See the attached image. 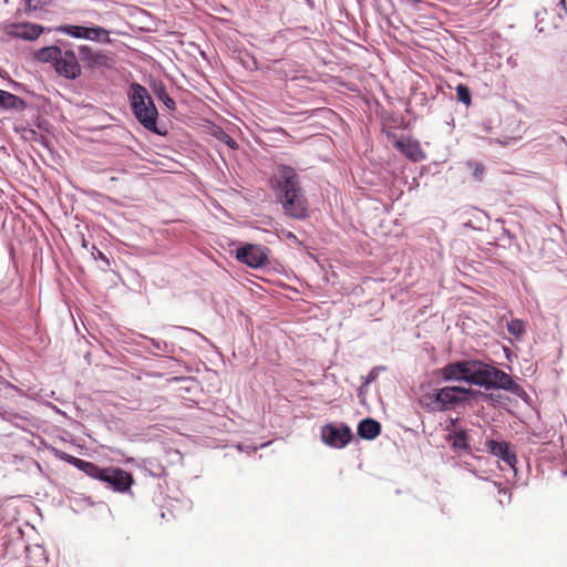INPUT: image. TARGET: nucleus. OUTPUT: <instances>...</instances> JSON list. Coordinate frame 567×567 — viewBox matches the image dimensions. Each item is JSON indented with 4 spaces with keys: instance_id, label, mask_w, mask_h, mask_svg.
<instances>
[{
    "instance_id": "nucleus-1",
    "label": "nucleus",
    "mask_w": 567,
    "mask_h": 567,
    "mask_svg": "<svg viewBox=\"0 0 567 567\" xmlns=\"http://www.w3.org/2000/svg\"><path fill=\"white\" fill-rule=\"evenodd\" d=\"M275 189L286 215L295 219H305L308 216V202L293 167L278 166Z\"/></svg>"
},
{
    "instance_id": "nucleus-18",
    "label": "nucleus",
    "mask_w": 567,
    "mask_h": 567,
    "mask_svg": "<svg viewBox=\"0 0 567 567\" xmlns=\"http://www.w3.org/2000/svg\"><path fill=\"white\" fill-rule=\"evenodd\" d=\"M506 329L516 340H522L526 333V322L520 319H513L507 322Z\"/></svg>"
},
{
    "instance_id": "nucleus-10",
    "label": "nucleus",
    "mask_w": 567,
    "mask_h": 567,
    "mask_svg": "<svg viewBox=\"0 0 567 567\" xmlns=\"http://www.w3.org/2000/svg\"><path fill=\"white\" fill-rule=\"evenodd\" d=\"M440 393L443 410L447 411L466 402L472 390L462 386H444L440 389Z\"/></svg>"
},
{
    "instance_id": "nucleus-14",
    "label": "nucleus",
    "mask_w": 567,
    "mask_h": 567,
    "mask_svg": "<svg viewBox=\"0 0 567 567\" xmlns=\"http://www.w3.org/2000/svg\"><path fill=\"white\" fill-rule=\"evenodd\" d=\"M446 441L451 443V446L455 453L471 452L470 439L465 430L450 432L446 435Z\"/></svg>"
},
{
    "instance_id": "nucleus-22",
    "label": "nucleus",
    "mask_w": 567,
    "mask_h": 567,
    "mask_svg": "<svg viewBox=\"0 0 567 567\" xmlns=\"http://www.w3.org/2000/svg\"><path fill=\"white\" fill-rule=\"evenodd\" d=\"M42 33V28L37 24L25 25V31L21 33L23 39L34 40Z\"/></svg>"
},
{
    "instance_id": "nucleus-27",
    "label": "nucleus",
    "mask_w": 567,
    "mask_h": 567,
    "mask_svg": "<svg viewBox=\"0 0 567 567\" xmlns=\"http://www.w3.org/2000/svg\"><path fill=\"white\" fill-rule=\"evenodd\" d=\"M559 6L564 10V13L567 14V2H566V0H559Z\"/></svg>"
},
{
    "instance_id": "nucleus-4",
    "label": "nucleus",
    "mask_w": 567,
    "mask_h": 567,
    "mask_svg": "<svg viewBox=\"0 0 567 567\" xmlns=\"http://www.w3.org/2000/svg\"><path fill=\"white\" fill-rule=\"evenodd\" d=\"M127 97L137 122L147 131L162 135L157 128L158 112L146 87L140 83H132Z\"/></svg>"
},
{
    "instance_id": "nucleus-23",
    "label": "nucleus",
    "mask_w": 567,
    "mask_h": 567,
    "mask_svg": "<svg viewBox=\"0 0 567 567\" xmlns=\"http://www.w3.org/2000/svg\"><path fill=\"white\" fill-rule=\"evenodd\" d=\"M52 0H27V10L35 11L49 4Z\"/></svg>"
},
{
    "instance_id": "nucleus-3",
    "label": "nucleus",
    "mask_w": 567,
    "mask_h": 567,
    "mask_svg": "<svg viewBox=\"0 0 567 567\" xmlns=\"http://www.w3.org/2000/svg\"><path fill=\"white\" fill-rule=\"evenodd\" d=\"M466 383L485 389H502L518 398L526 396V392L509 374L498 368L481 360H468Z\"/></svg>"
},
{
    "instance_id": "nucleus-21",
    "label": "nucleus",
    "mask_w": 567,
    "mask_h": 567,
    "mask_svg": "<svg viewBox=\"0 0 567 567\" xmlns=\"http://www.w3.org/2000/svg\"><path fill=\"white\" fill-rule=\"evenodd\" d=\"M456 96L460 102L467 106L472 103L471 91L465 84H458L456 86Z\"/></svg>"
},
{
    "instance_id": "nucleus-5",
    "label": "nucleus",
    "mask_w": 567,
    "mask_h": 567,
    "mask_svg": "<svg viewBox=\"0 0 567 567\" xmlns=\"http://www.w3.org/2000/svg\"><path fill=\"white\" fill-rule=\"evenodd\" d=\"M34 58L43 63H51L55 72L68 80L81 75V65L72 50H62L56 45L45 47L34 53Z\"/></svg>"
},
{
    "instance_id": "nucleus-8",
    "label": "nucleus",
    "mask_w": 567,
    "mask_h": 567,
    "mask_svg": "<svg viewBox=\"0 0 567 567\" xmlns=\"http://www.w3.org/2000/svg\"><path fill=\"white\" fill-rule=\"evenodd\" d=\"M321 439L328 446L342 449L351 441L352 432L346 424H327L321 427Z\"/></svg>"
},
{
    "instance_id": "nucleus-17",
    "label": "nucleus",
    "mask_w": 567,
    "mask_h": 567,
    "mask_svg": "<svg viewBox=\"0 0 567 567\" xmlns=\"http://www.w3.org/2000/svg\"><path fill=\"white\" fill-rule=\"evenodd\" d=\"M0 107L4 110H24L27 107V103L23 99L0 90Z\"/></svg>"
},
{
    "instance_id": "nucleus-2",
    "label": "nucleus",
    "mask_w": 567,
    "mask_h": 567,
    "mask_svg": "<svg viewBox=\"0 0 567 567\" xmlns=\"http://www.w3.org/2000/svg\"><path fill=\"white\" fill-rule=\"evenodd\" d=\"M52 453L56 458L73 465L89 477L106 484V486L114 492L125 493L134 483L131 473L123 468L114 466L100 467L92 462L75 457L55 447L52 449Z\"/></svg>"
},
{
    "instance_id": "nucleus-19",
    "label": "nucleus",
    "mask_w": 567,
    "mask_h": 567,
    "mask_svg": "<svg viewBox=\"0 0 567 567\" xmlns=\"http://www.w3.org/2000/svg\"><path fill=\"white\" fill-rule=\"evenodd\" d=\"M154 93L169 111L176 110V103L174 99L168 95L166 87L163 83H159L154 86Z\"/></svg>"
},
{
    "instance_id": "nucleus-7",
    "label": "nucleus",
    "mask_w": 567,
    "mask_h": 567,
    "mask_svg": "<svg viewBox=\"0 0 567 567\" xmlns=\"http://www.w3.org/2000/svg\"><path fill=\"white\" fill-rule=\"evenodd\" d=\"M58 31L74 39L110 42L109 31L99 25L89 28L82 25L64 24L59 27Z\"/></svg>"
},
{
    "instance_id": "nucleus-15",
    "label": "nucleus",
    "mask_w": 567,
    "mask_h": 567,
    "mask_svg": "<svg viewBox=\"0 0 567 567\" xmlns=\"http://www.w3.org/2000/svg\"><path fill=\"white\" fill-rule=\"evenodd\" d=\"M381 432V424L373 419H364L358 424V435L364 440H374Z\"/></svg>"
},
{
    "instance_id": "nucleus-16",
    "label": "nucleus",
    "mask_w": 567,
    "mask_h": 567,
    "mask_svg": "<svg viewBox=\"0 0 567 567\" xmlns=\"http://www.w3.org/2000/svg\"><path fill=\"white\" fill-rule=\"evenodd\" d=\"M419 401H420L421 406L429 412L444 411L443 406H442L440 389L435 390L433 392L423 394Z\"/></svg>"
},
{
    "instance_id": "nucleus-13",
    "label": "nucleus",
    "mask_w": 567,
    "mask_h": 567,
    "mask_svg": "<svg viewBox=\"0 0 567 567\" xmlns=\"http://www.w3.org/2000/svg\"><path fill=\"white\" fill-rule=\"evenodd\" d=\"M486 446L493 455L501 458L503 462H505L511 467H513V468L515 467V464L517 463V457H516V454L511 451L509 443H507L505 441L498 442L495 440H489L486 443Z\"/></svg>"
},
{
    "instance_id": "nucleus-30",
    "label": "nucleus",
    "mask_w": 567,
    "mask_h": 567,
    "mask_svg": "<svg viewBox=\"0 0 567 567\" xmlns=\"http://www.w3.org/2000/svg\"><path fill=\"white\" fill-rule=\"evenodd\" d=\"M155 347L159 349L158 342H154Z\"/></svg>"
},
{
    "instance_id": "nucleus-20",
    "label": "nucleus",
    "mask_w": 567,
    "mask_h": 567,
    "mask_svg": "<svg viewBox=\"0 0 567 567\" xmlns=\"http://www.w3.org/2000/svg\"><path fill=\"white\" fill-rule=\"evenodd\" d=\"M466 166L471 169L473 178L477 182H482L485 172L484 165L476 161H467Z\"/></svg>"
},
{
    "instance_id": "nucleus-25",
    "label": "nucleus",
    "mask_w": 567,
    "mask_h": 567,
    "mask_svg": "<svg viewBox=\"0 0 567 567\" xmlns=\"http://www.w3.org/2000/svg\"><path fill=\"white\" fill-rule=\"evenodd\" d=\"M219 140L223 143H225L228 147H230L231 150H236L238 147V144L236 143V141L227 133L223 132Z\"/></svg>"
},
{
    "instance_id": "nucleus-26",
    "label": "nucleus",
    "mask_w": 567,
    "mask_h": 567,
    "mask_svg": "<svg viewBox=\"0 0 567 567\" xmlns=\"http://www.w3.org/2000/svg\"><path fill=\"white\" fill-rule=\"evenodd\" d=\"M93 249H94V252H93L94 258L103 260L109 266L110 265L109 258L101 250H99L95 246L93 247Z\"/></svg>"
},
{
    "instance_id": "nucleus-6",
    "label": "nucleus",
    "mask_w": 567,
    "mask_h": 567,
    "mask_svg": "<svg viewBox=\"0 0 567 567\" xmlns=\"http://www.w3.org/2000/svg\"><path fill=\"white\" fill-rule=\"evenodd\" d=\"M79 55L85 69L110 70L114 66V58L111 53L101 50H93L89 45L79 47Z\"/></svg>"
},
{
    "instance_id": "nucleus-9",
    "label": "nucleus",
    "mask_w": 567,
    "mask_h": 567,
    "mask_svg": "<svg viewBox=\"0 0 567 567\" xmlns=\"http://www.w3.org/2000/svg\"><path fill=\"white\" fill-rule=\"evenodd\" d=\"M237 259L250 268H261L268 262L267 248L260 245L247 244L237 249Z\"/></svg>"
},
{
    "instance_id": "nucleus-29",
    "label": "nucleus",
    "mask_w": 567,
    "mask_h": 567,
    "mask_svg": "<svg viewBox=\"0 0 567 567\" xmlns=\"http://www.w3.org/2000/svg\"><path fill=\"white\" fill-rule=\"evenodd\" d=\"M286 237L289 238V239H297L296 235H293L291 231H288L286 234Z\"/></svg>"
},
{
    "instance_id": "nucleus-28",
    "label": "nucleus",
    "mask_w": 567,
    "mask_h": 567,
    "mask_svg": "<svg viewBox=\"0 0 567 567\" xmlns=\"http://www.w3.org/2000/svg\"><path fill=\"white\" fill-rule=\"evenodd\" d=\"M457 421H458V419H451L450 420V425L446 427V430H450V426H455Z\"/></svg>"
},
{
    "instance_id": "nucleus-12",
    "label": "nucleus",
    "mask_w": 567,
    "mask_h": 567,
    "mask_svg": "<svg viewBox=\"0 0 567 567\" xmlns=\"http://www.w3.org/2000/svg\"><path fill=\"white\" fill-rule=\"evenodd\" d=\"M394 146L413 162L425 159V153L416 140L406 137L395 141Z\"/></svg>"
},
{
    "instance_id": "nucleus-24",
    "label": "nucleus",
    "mask_w": 567,
    "mask_h": 567,
    "mask_svg": "<svg viewBox=\"0 0 567 567\" xmlns=\"http://www.w3.org/2000/svg\"><path fill=\"white\" fill-rule=\"evenodd\" d=\"M381 368L380 367H374L365 377H364V381H363V384L368 385L372 382H374L377 380V378L379 377V372H380Z\"/></svg>"
},
{
    "instance_id": "nucleus-11",
    "label": "nucleus",
    "mask_w": 567,
    "mask_h": 567,
    "mask_svg": "<svg viewBox=\"0 0 567 567\" xmlns=\"http://www.w3.org/2000/svg\"><path fill=\"white\" fill-rule=\"evenodd\" d=\"M468 360L456 361L444 365L440 370V375L445 382L465 381L467 379Z\"/></svg>"
}]
</instances>
